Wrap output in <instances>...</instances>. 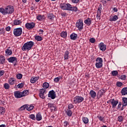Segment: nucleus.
I'll return each instance as SVG.
<instances>
[{
    "mask_svg": "<svg viewBox=\"0 0 127 127\" xmlns=\"http://www.w3.org/2000/svg\"><path fill=\"white\" fill-rule=\"evenodd\" d=\"M14 11V8L11 5L7 6L5 8L2 7L0 8V12L3 15H6V14H12Z\"/></svg>",
    "mask_w": 127,
    "mask_h": 127,
    "instance_id": "1",
    "label": "nucleus"
},
{
    "mask_svg": "<svg viewBox=\"0 0 127 127\" xmlns=\"http://www.w3.org/2000/svg\"><path fill=\"white\" fill-rule=\"evenodd\" d=\"M34 42L30 41L25 43L21 48L23 51H29L33 47Z\"/></svg>",
    "mask_w": 127,
    "mask_h": 127,
    "instance_id": "2",
    "label": "nucleus"
},
{
    "mask_svg": "<svg viewBox=\"0 0 127 127\" xmlns=\"http://www.w3.org/2000/svg\"><path fill=\"white\" fill-rule=\"evenodd\" d=\"M95 66L97 69H100L103 67V59L100 57L96 58Z\"/></svg>",
    "mask_w": 127,
    "mask_h": 127,
    "instance_id": "3",
    "label": "nucleus"
},
{
    "mask_svg": "<svg viewBox=\"0 0 127 127\" xmlns=\"http://www.w3.org/2000/svg\"><path fill=\"white\" fill-rule=\"evenodd\" d=\"M60 7L63 10H70L71 9V4L69 3H62L60 4Z\"/></svg>",
    "mask_w": 127,
    "mask_h": 127,
    "instance_id": "4",
    "label": "nucleus"
},
{
    "mask_svg": "<svg viewBox=\"0 0 127 127\" xmlns=\"http://www.w3.org/2000/svg\"><path fill=\"white\" fill-rule=\"evenodd\" d=\"M14 36L17 37L20 36L22 34V28H16L13 29V31Z\"/></svg>",
    "mask_w": 127,
    "mask_h": 127,
    "instance_id": "5",
    "label": "nucleus"
},
{
    "mask_svg": "<svg viewBox=\"0 0 127 127\" xmlns=\"http://www.w3.org/2000/svg\"><path fill=\"white\" fill-rule=\"evenodd\" d=\"M75 26L80 31V30H82L84 28V23H83V20L81 19L78 20L76 23Z\"/></svg>",
    "mask_w": 127,
    "mask_h": 127,
    "instance_id": "6",
    "label": "nucleus"
},
{
    "mask_svg": "<svg viewBox=\"0 0 127 127\" xmlns=\"http://www.w3.org/2000/svg\"><path fill=\"white\" fill-rule=\"evenodd\" d=\"M73 104H80L84 101V97L81 96H76L73 98Z\"/></svg>",
    "mask_w": 127,
    "mask_h": 127,
    "instance_id": "7",
    "label": "nucleus"
},
{
    "mask_svg": "<svg viewBox=\"0 0 127 127\" xmlns=\"http://www.w3.org/2000/svg\"><path fill=\"white\" fill-rule=\"evenodd\" d=\"M25 27L27 28V29H32L35 27V23L33 22H32L31 23H26L25 24Z\"/></svg>",
    "mask_w": 127,
    "mask_h": 127,
    "instance_id": "8",
    "label": "nucleus"
},
{
    "mask_svg": "<svg viewBox=\"0 0 127 127\" xmlns=\"http://www.w3.org/2000/svg\"><path fill=\"white\" fill-rule=\"evenodd\" d=\"M45 94H46V89L42 88L40 90L39 97H40V98L41 99H45Z\"/></svg>",
    "mask_w": 127,
    "mask_h": 127,
    "instance_id": "9",
    "label": "nucleus"
},
{
    "mask_svg": "<svg viewBox=\"0 0 127 127\" xmlns=\"http://www.w3.org/2000/svg\"><path fill=\"white\" fill-rule=\"evenodd\" d=\"M101 13H102V5L99 6L98 9L97 11L96 18L100 20L101 19Z\"/></svg>",
    "mask_w": 127,
    "mask_h": 127,
    "instance_id": "10",
    "label": "nucleus"
},
{
    "mask_svg": "<svg viewBox=\"0 0 127 127\" xmlns=\"http://www.w3.org/2000/svg\"><path fill=\"white\" fill-rule=\"evenodd\" d=\"M49 98H51L52 100H54L56 98V94H55V91L52 90L49 91L48 94Z\"/></svg>",
    "mask_w": 127,
    "mask_h": 127,
    "instance_id": "11",
    "label": "nucleus"
},
{
    "mask_svg": "<svg viewBox=\"0 0 127 127\" xmlns=\"http://www.w3.org/2000/svg\"><path fill=\"white\" fill-rule=\"evenodd\" d=\"M110 102L112 106L113 109L116 108L118 104H119V100H116L114 99H111Z\"/></svg>",
    "mask_w": 127,
    "mask_h": 127,
    "instance_id": "12",
    "label": "nucleus"
},
{
    "mask_svg": "<svg viewBox=\"0 0 127 127\" xmlns=\"http://www.w3.org/2000/svg\"><path fill=\"white\" fill-rule=\"evenodd\" d=\"M105 93H106V90L104 89H101L97 92V98L100 99V98H101V97L104 96Z\"/></svg>",
    "mask_w": 127,
    "mask_h": 127,
    "instance_id": "13",
    "label": "nucleus"
},
{
    "mask_svg": "<svg viewBox=\"0 0 127 127\" xmlns=\"http://www.w3.org/2000/svg\"><path fill=\"white\" fill-rule=\"evenodd\" d=\"M9 63H17V58L15 57H11L7 59Z\"/></svg>",
    "mask_w": 127,
    "mask_h": 127,
    "instance_id": "14",
    "label": "nucleus"
},
{
    "mask_svg": "<svg viewBox=\"0 0 127 127\" xmlns=\"http://www.w3.org/2000/svg\"><path fill=\"white\" fill-rule=\"evenodd\" d=\"M99 49L101 51H106V49H107V46L106 45H105L104 44V43L103 42H101L99 44Z\"/></svg>",
    "mask_w": 127,
    "mask_h": 127,
    "instance_id": "15",
    "label": "nucleus"
},
{
    "mask_svg": "<svg viewBox=\"0 0 127 127\" xmlns=\"http://www.w3.org/2000/svg\"><path fill=\"white\" fill-rule=\"evenodd\" d=\"M14 95L15 97L17 99H19L20 98H22V95H21V92L18 91H15L14 92Z\"/></svg>",
    "mask_w": 127,
    "mask_h": 127,
    "instance_id": "16",
    "label": "nucleus"
},
{
    "mask_svg": "<svg viewBox=\"0 0 127 127\" xmlns=\"http://www.w3.org/2000/svg\"><path fill=\"white\" fill-rule=\"evenodd\" d=\"M64 111L67 117H72L73 115V112L71 110L65 109Z\"/></svg>",
    "mask_w": 127,
    "mask_h": 127,
    "instance_id": "17",
    "label": "nucleus"
},
{
    "mask_svg": "<svg viewBox=\"0 0 127 127\" xmlns=\"http://www.w3.org/2000/svg\"><path fill=\"white\" fill-rule=\"evenodd\" d=\"M48 106L52 112H53V111H56V108L54 106V104L49 103L48 104Z\"/></svg>",
    "mask_w": 127,
    "mask_h": 127,
    "instance_id": "18",
    "label": "nucleus"
},
{
    "mask_svg": "<svg viewBox=\"0 0 127 127\" xmlns=\"http://www.w3.org/2000/svg\"><path fill=\"white\" fill-rule=\"evenodd\" d=\"M15 79L13 77H10L8 80V84L10 85H14L15 84Z\"/></svg>",
    "mask_w": 127,
    "mask_h": 127,
    "instance_id": "19",
    "label": "nucleus"
},
{
    "mask_svg": "<svg viewBox=\"0 0 127 127\" xmlns=\"http://www.w3.org/2000/svg\"><path fill=\"white\" fill-rule=\"evenodd\" d=\"M70 38L71 40H76L78 38V35L75 33H73L70 35Z\"/></svg>",
    "mask_w": 127,
    "mask_h": 127,
    "instance_id": "20",
    "label": "nucleus"
},
{
    "mask_svg": "<svg viewBox=\"0 0 127 127\" xmlns=\"http://www.w3.org/2000/svg\"><path fill=\"white\" fill-rule=\"evenodd\" d=\"M89 95L91 96V98L95 99L97 96V93H96L95 91L91 90L90 91Z\"/></svg>",
    "mask_w": 127,
    "mask_h": 127,
    "instance_id": "21",
    "label": "nucleus"
},
{
    "mask_svg": "<svg viewBox=\"0 0 127 127\" xmlns=\"http://www.w3.org/2000/svg\"><path fill=\"white\" fill-rule=\"evenodd\" d=\"M5 53L6 56H10V55H12V50L7 49L5 50Z\"/></svg>",
    "mask_w": 127,
    "mask_h": 127,
    "instance_id": "22",
    "label": "nucleus"
},
{
    "mask_svg": "<svg viewBox=\"0 0 127 127\" xmlns=\"http://www.w3.org/2000/svg\"><path fill=\"white\" fill-rule=\"evenodd\" d=\"M122 96H127V87L123 88L121 91Z\"/></svg>",
    "mask_w": 127,
    "mask_h": 127,
    "instance_id": "23",
    "label": "nucleus"
},
{
    "mask_svg": "<svg viewBox=\"0 0 127 127\" xmlns=\"http://www.w3.org/2000/svg\"><path fill=\"white\" fill-rule=\"evenodd\" d=\"M39 79V76H36L35 77H32L30 79V82L32 84H34V83H36V81Z\"/></svg>",
    "mask_w": 127,
    "mask_h": 127,
    "instance_id": "24",
    "label": "nucleus"
},
{
    "mask_svg": "<svg viewBox=\"0 0 127 127\" xmlns=\"http://www.w3.org/2000/svg\"><path fill=\"white\" fill-rule=\"evenodd\" d=\"M119 19V17L117 15L110 17L109 20L110 21H117Z\"/></svg>",
    "mask_w": 127,
    "mask_h": 127,
    "instance_id": "25",
    "label": "nucleus"
},
{
    "mask_svg": "<svg viewBox=\"0 0 127 127\" xmlns=\"http://www.w3.org/2000/svg\"><path fill=\"white\" fill-rule=\"evenodd\" d=\"M84 23H85L86 25H91V24H92V20L91 18H88L84 20Z\"/></svg>",
    "mask_w": 127,
    "mask_h": 127,
    "instance_id": "26",
    "label": "nucleus"
},
{
    "mask_svg": "<svg viewBox=\"0 0 127 127\" xmlns=\"http://www.w3.org/2000/svg\"><path fill=\"white\" fill-rule=\"evenodd\" d=\"M22 22L20 20L15 19L13 21L14 25H20Z\"/></svg>",
    "mask_w": 127,
    "mask_h": 127,
    "instance_id": "27",
    "label": "nucleus"
},
{
    "mask_svg": "<svg viewBox=\"0 0 127 127\" xmlns=\"http://www.w3.org/2000/svg\"><path fill=\"white\" fill-rule=\"evenodd\" d=\"M36 121H38V122H39L40 121H41V120H42V116H41V114L38 113L36 115Z\"/></svg>",
    "mask_w": 127,
    "mask_h": 127,
    "instance_id": "28",
    "label": "nucleus"
},
{
    "mask_svg": "<svg viewBox=\"0 0 127 127\" xmlns=\"http://www.w3.org/2000/svg\"><path fill=\"white\" fill-rule=\"evenodd\" d=\"M36 18L39 21H42V20H43V19L45 18V16H44V15H40L37 16L36 17Z\"/></svg>",
    "mask_w": 127,
    "mask_h": 127,
    "instance_id": "29",
    "label": "nucleus"
},
{
    "mask_svg": "<svg viewBox=\"0 0 127 127\" xmlns=\"http://www.w3.org/2000/svg\"><path fill=\"white\" fill-rule=\"evenodd\" d=\"M69 54H70V53L68 51H66L64 53V60H68L69 59Z\"/></svg>",
    "mask_w": 127,
    "mask_h": 127,
    "instance_id": "30",
    "label": "nucleus"
},
{
    "mask_svg": "<svg viewBox=\"0 0 127 127\" xmlns=\"http://www.w3.org/2000/svg\"><path fill=\"white\" fill-rule=\"evenodd\" d=\"M5 63V58L3 56H0V64H4Z\"/></svg>",
    "mask_w": 127,
    "mask_h": 127,
    "instance_id": "31",
    "label": "nucleus"
},
{
    "mask_svg": "<svg viewBox=\"0 0 127 127\" xmlns=\"http://www.w3.org/2000/svg\"><path fill=\"white\" fill-rule=\"evenodd\" d=\"M48 18H49V19H51V20H53V19L55 18V15L53 13H49L48 14Z\"/></svg>",
    "mask_w": 127,
    "mask_h": 127,
    "instance_id": "32",
    "label": "nucleus"
},
{
    "mask_svg": "<svg viewBox=\"0 0 127 127\" xmlns=\"http://www.w3.org/2000/svg\"><path fill=\"white\" fill-rule=\"evenodd\" d=\"M122 105H124V106L127 105V97H123L122 98Z\"/></svg>",
    "mask_w": 127,
    "mask_h": 127,
    "instance_id": "33",
    "label": "nucleus"
},
{
    "mask_svg": "<svg viewBox=\"0 0 127 127\" xmlns=\"http://www.w3.org/2000/svg\"><path fill=\"white\" fill-rule=\"evenodd\" d=\"M22 97H25V96H27L28 95V90H25L23 92H21Z\"/></svg>",
    "mask_w": 127,
    "mask_h": 127,
    "instance_id": "34",
    "label": "nucleus"
},
{
    "mask_svg": "<svg viewBox=\"0 0 127 127\" xmlns=\"http://www.w3.org/2000/svg\"><path fill=\"white\" fill-rule=\"evenodd\" d=\"M82 122L84 124H87L89 123V119L87 117H82Z\"/></svg>",
    "mask_w": 127,
    "mask_h": 127,
    "instance_id": "35",
    "label": "nucleus"
},
{
    "mask_svg": "<svg viewBox=\"0 0 127 127\" xmlns=\"http://www.w3.org/2000/svg\"><path fill=\"white\" fill-rule=\"evenodd\" d=\"M5 113V109L4 107H0V115H3Z\"/></svg>",
    "mask_w": 127,
    "mask_h": 127,
    "instance_id": "36",
    "label": "nucleus"
},
{
    "mask_svg": "<svg viewBox=\"0 0 127 127\" xmlns=\"http://www.w3.org/2000/svg\"><path fill=\"white\" fill-rule=\"evenodd\" d=\"M61 36L63 37V38H65L67 37V32L64 31V32H62L61 33Z\"/></svg>",
    "mask_w": 127,
    "mask_h": 127,
    "instance_id": "37",
    "label": "nucleus"
},
{
    "mask_svg": "<svg viewBox=\"0 0 127 127\" xmlns=\"http://www.w3.org/2000/svg\"><path fill=\"white\" fill-rule=\"evenodd\" d=\"M35 39L37 40V41H42L43 39L41 36L37 35L35 37Z\"/></svg>",
    "mask_w": 127,
    "mask_h": 127,
    "instance_id": "38",
    "label": "nucleus"
},
{
    "mask_svg": "<svg viewBox=\"0 0 127 127\" xmlns=\"http://www.w3.org/2000/svg\"><path fill=\"white\" fill-rule=\"evenodd\" d=\"M43 87H44V89H48V88H49V83L47 82H44L43 84Z\"/></svg>",
    "mask_w": 127,
    "mask_h": 127,
    "instance_id": "39",
    "label": "nucleus"
},
{
    "mask_svg": "<svg viewBox=\"0 0 127 127\" xmlns=\"http://www.w3.org/2000/svg\"><path fill=\"white\" fill-rule=\"evenodd\" d=\"M111 74L112 76H118L119 72H118V70H113L111 72Z\"/></svg>",
    "mask_w": 127,
    "mask_h": 127,
    "instance_id": "40",
    "label": "nucleus"
},
{
    "mask_svg": "<svg viewBox=\"0 0 127 127\" xmlns=\"http://www.w3.org/2000/svg\"><path fill=\"white\" fill-rule=\"evenodd\" d=\"M97 118L100 121V122H105V118L100 115L97 116Z\"/></svg>",
    "mask_w": 127,
    "mask_h": 127,
    "instance_id": "41",
    "label": "nucleus"
},
{
    "mask_svg": "<svg viewBox=\"0 0 127 127\" xmlns=\"http://www.w3.org/2000/svg\"><path fill=\"white\" fill-rule=\"evenodd\" d=\"M70 11H77L78 10V8L76 6L72 7V5H70Z\"/></svg>",
    "mask_w": 127,
    "mask_h": 127,
    "instance_id": "42",
    "label": "nucleus"
},
{
    "mask_svg": "<svg viewBox=\"0 0 127 127\" xmlns=\"http://www.w3.org/2000/svg\"><path fill=\"white\" fill-rule=\"evenodd\" d=\"M4 88L5 89V90H8L9 88H10V86H9V84L7 83H5L4 84Z\"/></svg>",
    "mask_w": 127,
    "mask_h": 127,
    "instance_id": "43",
    "label": "nucleus"
},
{
    "mask_svg": "<svg viewBox=\"0 0 127 127\" xmlns=\"http://www.w3.org/2000/svg\"><path fill=\"white\" fill-rule=\"evenodd\" d=\"M60 79H62V77L60 76V77H57L54 78V81L56 83H58L59 81H60Z\"/></svg>",
    "mask_w": 127,
    "mask_h": 127,
    "instance_id": "44",
    "label": "nucleus"
},
{
    "mask_svg": "<svg viewBox=\"0 0 127 127\" xmlns=\"http://www.w3.org/2000/svg\"><path fill=\"white\" fill-rule=\"evenodd\" d=\"M118 121L119 123H121L124 121V116H119L118 118Z\"/></svg>",
    "mask_w": 127,
    "mask_h": 127,
    "instance_id": "45",
    "label": "nucleus"
},
{
    "mask_svg": "<svg viewBox=\"0 0 127 127\" xmlns=\"http://www.w3.org/2000/svg\"><path fill=\"white\" fill-rule=\"evenodd\" d=\"M34 108V106H33V105H30L29 106H27L26 109L27 111H31L32 110H33Z\"/></svg>",
    "mask_w": 127,
    "mask_h": 127,
    "instance_id": "46",
    "label": "nucleus"
},
{
    "mask_svg": "<svg viewBox=\"0 0 127 127\" xmlns=\"http://www.w3.org/2000/svg\"><path fill=\"white\" fill-rule=\"evenodd\" d=\"M29 119H31V120H32L33 121H35L36 117L35 115L34 114H31L29 116Z\"/></svg>",
    "mask_w": 127,
    "mask_h": 127,
    "instance_id": "47",
    "label": "nucleus"
},
{
    "mask_svg": "<svg viewBox=\"0 0 127 127\" xmlns=\"http://www.w3.org/2000/svg\"><path fill=\"white\" fill-rule=\"evenodd\" d=\"M26 108H27V105H23L19 108V111H24V110H25Z\"/></svg>",
    "mask_w": 127,
    "mask_h": 127,
    "instance_id": "48",
    "label": "nucleus"
},
{
    "mask_svg": "<svg viewBox=\"0 0 127 127\" xmlns=\"http://www.w3.org/2000/svg\"><path fill=\"white\" fill-rule=\"evenodd\" d=\"M16 78L19 80H20L22 78V74L21 73H18L16 74Z\"/></svg>",
    "mask_w": 127,
    "mask_h": 127,
    "instance_id": "49",
    "label": "nucleus"
},
{
    "mask_svg": "<svg viewBox=\"0 0 127 127\" xmlns=\"http://www.w3.org/2000/svg\"><path fill=\"white\" fill-rule=\"evenodd\" d=\"M74 108V105L72 104H69L67 106V110H71V109H73Z\"/></svg>",
    "mask_w": 127,
    "mask_h": 127,
    "instance_id": "50",
    "label": "nucleus"
},
{
    "mask_svg": "<svg viewBox=\"0 0 127 127\" xmlns=\"http://www.w3.org/2000/svg\"><path fill=\"white\" fill-rule=\"evenodd\" d=\"M120 78L121 80H126V79H127V75L123 74V75H121Z\"/></svg>",
    "mask_w": 127,
    "mask_h": 127,
    "instance_id": "51",
    "label": "nucleus"
},
{
    "mask_svg": "<svg viewBox=\"0 0 127 127\" xmlns=\"http://www.w3.org/2000/svg\"><path fill=\"white\" fill-rule=\"evenodd\" d=\"M109 1L108 0H102V2L104 5V6H106L107 5V2Z\"/></svg>",
    "mask_w": 127,
    "mask_h": 127,
    "instance_id": "52",
    "label": "nucleus"
},
{
    "mask_svg": "<svg viewBox=\"0 0 127 127\" xmlns=\"http://www.w3.org/2000/svg\"><path fill=\"white\" fill-rule=\"evenodd\" d=\"M89 41L91 43H94V42H96V39L94 38H91L89 39Z\"/></svg>",
    "mask_w": 127,
    "mask_h": 127,
    "instance_id": "53",
    "label": "nucleus"
},
{
    "mask_svg": "<svg viewBox=\"0 0 127 127\" xmlns=\"http://www.w3.org/2000/svg\"><path fill=\"white\" fill-rule=\"evenodd\" d=\"M24 84L22 83H19L17 85V87H18V88H19V89H21V88H22V87H23Z\"/></svg>",
    "mask_w": 127,
    "mask_h": 127,
    "instance_id": "54",
    "label": "nucleus"
},
{
    "mask_svg": "<svg viewBox=\"0 0 127 127\" xmlns=\"http://www.w3.org/2000/svg\"><path fill=\"white\" fill-rule=\"evenodd\" d=\"M4 70L0 69V77H1V76H3V75H4Z\"/></svg>",
    "mask_w": 127,
    "mask_h": 127,
    "instance_id": "55",
    "label": "nucleus"
},
{
    "mask_svg": "<svg viewBox=\"0 0 127 127\" xmlns=\"http://www.w3.org/2000/svg\"><path fill=\"white\" fill-rule=\"evenodd\" d=\"M117 87H122V86H123V83L122 82H117Z\"/></svg>",
    "mask_w": 127,
    "mask_h": 127,
    "instance_id": "56",
    "label": "nucleus"
},
{
    "mask_svg": "<svg viewBox=\"0 0 127 127\" xmlns=\"http://www.w3.org/2000/svg\"><path fill=\"white\" fill-rule=\"evenodd\" d=\"M4 30L2 28L0 29V35H1V34H4Z\"/></svg>",
    "mask_w": 127,
    "mask_h": 127,
    "instance_id": "57",
    "label": "nucleus"
},
{
    "mask_svg": "<svg viewBox=\"0 0 127 127\" xmlns=\"http://www.w3.org/2000/svg\"><path fill=\"white\" fill-rule=\"evenodd\" d=\"M73 3H78L79 2V0H71Z\"/></svg>",
    "mask_w": 127,
    "mask_h": 127,
    "instance_id": "58",
    "label": "nucleus"
},
{
    "mask_svg": "<svg viewBox=\"0 0 127 127\" xmlns=\"http://www.w3.org/2000/svg\"><path fill=\"white\" fill-rule=\"evenodd\" d=\"M62 16H67V13L64 12L61 13Z\"/></svg>",
    "mask_w": 127,
    "mask_h": 127,
    "instance_id": "59",
    "label": "nucleus"
},
{
    "mask_svg": "<svg viewBox=\"0 0 127 127\" xmlns=\"http://www.w3.org/2000/svg\"><path fill=\"white\" fill-rule=\"evenodd\" d=\"M64 127H67L69 125V123L67 121H65L64 123Z\"/></svg>",
    "mask_w": 127,
    "mask_h": 127,
    "instance_id": "60",
    "label": "nucleus"
},
{
    "mask_svg": "<svg viewBox=\"0 0 127 127\" xmlns=\"http://www.w3.org/2000/svg\"><path fill=\"white\" fill-rule=\"evenodd\" d=\"M123 106L122 107V108H120V111H124V109H125V107H127V106H124V104H122Z\"/></svg>",
    "mask_w": 127,
    "mask_h": 127,
    "instance_id": "61",
    "label": "nucleus"
},
{
    "mask_svg": "<svg viewBox=\"0 0 127 127\" xmlns=\"http://www.w3.org/2000/svg\"><path fill=\"white\" fill-rule=\"evenodd\" d=\"M11 28L9 26H7L6 27V31H10Z\"/></svg>",
    "mask_w": 127,
    "mask_h": 127,
    "instance_id": "62",
    "label": "nucleus"
},
{
    "mask_svg": "<svg viewBox=\"0 0 127 127\" xmlns=\"http://www.w3.org/2000/svg\"><path fill=\"white\" fill-rule=\"evenodd\" d=\"M122 106V103L120 102L118 105V109H120Z\"/></svg>",
    "mask_w": 127,
    "mask_h": 127,
    "instance_id": "63",
    "label": "nucleus"
},
{
    "mask_svg": "<svg viewBox=\"0 0 127 127\" xmlns=\"http://www.w3.org/2000/svg\"><path fill=\"white\" fill-rule=\"evenodd\" d=\"M113 10H114L115 12H117L118 8H117L116 7H114L113 8Z\"/></svg>",
    "mask_w": 127,
    "mask_h": 127,
    "instance_id": "64",
    "label": "nucleus"
}]
</instances>
